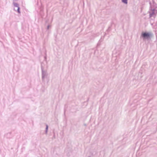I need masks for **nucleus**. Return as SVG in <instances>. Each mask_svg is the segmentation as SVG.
Listing matches in <instances>:
<instances>
[{"mask_svg":"<svg viewBox=\"0 0 157 157\" xmlns=\"http://www.w3.org/2000/svg\"><path fill=\"white\" fill-rule=\"evenodd\" d=\"M149 4L150 6L149 11H148V13H149V18L152 17H155L157 13V11L155 8H152L151 3L150 2H149Z\"/></svg>","mask_w":157,"mask_h":157,"instance_id":"obj_1","label":"nucleus"},{"mask_svg":"<svg viewBox=\"0 0 157 157\" xmlns=\"http://www.w3.org/2000/svg\"><path fill=\"white\" fill-rule=\"evenodd\" d=\"M153 36V34L151 32H143L141 33V36L142 37L143 40H148L150 39Z\"/></svg>","mask_w":157,"mask_h":157,"instance_id":"obj_2","label":"nucleus"},{"mask_svg":"<svg viewBox=\"0 0 157 157\" xmlns=\"http://www.w3.org/2000/svg\"><path fill=\"white\" fill-rule=\"evenodd\" d=\"M42 71V79L43 82L44 81V79L47 78L48 75V73L46 70H44L42 66H41Z\"/></svg>","mask_w":157,"mask_h":157,"instance_id":"obj_3","label":"nucleus"},{"mask_svg":"<svg viewBox=\"0 0 157 157\" xmlns=\"http://www.w3.org/2000/svg\"><path fill=\"white\" fill-rule=\"evenodd\" d=\"M13 4L14 7L17 8V10L15 9V8L14 9V10L15 11H17L18 13H20L21 12L20 11V8L19 6V4L18 3H15L14 2H13Z\"/></svg>","mask_w":157,"mask_h":157,"instance_id":"obj_4","label":"nucleus"},{"mask_svg":"<svg viewBox=\"0 0 157 157\" xmlns=\"http://www.w3.org/2000/svg\"><path fill=\"white\" fill-rule=\"evenodd\" d=\"M46 129H45V133L46 134H47L48 132V125L47 124H46Z\"/></svg>","mask_w":157,"mask_h":157,"instance_id":"obj_5","label":"nucleus"},{"mask_svg":"<svg viewBox=\"0 0 157 157\" xmlns=\"http://www.w3.org/2000/svg\"><path fill=\"white\" fill-rule=\"evenodd\" d=\"M122 2L125 4H127L128 3V0H121Z\"/></svg>","mask_w":157,"mask_h":157,"instance_id":"obj_6","label":"nucleus"},{"mask_svg":"<svg viewBox=\"0 0 157 157\" xmlns=\"http://www.w3.org/2000/svg\"><path fill=\"white\" fill-rule=\"evenodd\" d=\"M152 2H153V5L154 6L156 4L155 2H154V1L152 0Z\"/></svg>","mask_w":157,"mask_h":157,"instance_id":"obj_7","label":"nucleus"},{"mask_svg":"<svg viewBox=\"0 0 157 157\" xmlns=\"http://www.w3.org/2000/svg\"><path fill=\"white\" fill-rule=\"evenodd\" d=\"M49 26H50V25H48V26H47V29L48 30L49 29Z\"/></svg>","mask_w":157,"mask_h":157,"instance_id":"obj_8","label":"nucleus"},{"mask_svg":"<svg viewBox=\"0 0 157 157\" xmlns=\"http://www.w3.org/2000/svg\"><path fill=\"white\" fill-rule=\"evenodd\" d=\"M84 125L85 126H86V124H84Z\"/></svg>","mask_w":157,"mask_h":157,"instance_id":"obj_9","label":"nucleus"},{"mask_svg":"<svg viewBox=\"0 0 157 157\" xmlns=\"http://www.w3.org/2000/svg\"><path fill=\"white\" fill-rule=\"evenodd\" d=\"M90 157V156H89V157Z\"/></svg>","mask_w":157,"mask_h":157,"instance_id":"obj_10","label":"nucleus"}]
</instances>
